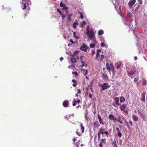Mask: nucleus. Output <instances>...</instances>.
I'll use <instances>...</instances> for the list:
<instances>
[{"mask_svg":"<svg viewBox=\"0 0 147 147\" xmlns=\"http://www.w3.org/2000/svg\"><path fill=\"white\" fill-rule=\"evenodd\" d=\"M86 34L90 40H92L94 38H95V32L93 29H91L90 30V31L87 32Z\"/></svg>","mask_w":147,"mask_h":147,"instance_id":"obj_1","label":"nucleus"},{"mask_svg":"<svg viewBox=\"0 0 147 147\" xmlns=\"http://www.w3.org/2000/svg\"><path fill=\"white\" fill-rule=\"evenodd\" d=\"M31 4V2L29 0H23L22 3V7L23 9H25L27 7L29 6V3Z\"/></svg>","mask_w":147,"mask_h":147,"instance_id":"obj_2","label":"nucleus"},{"mask_svg":"<svg viewBox=\"0 0 147 147\" xmlns=\"http://www.w3.org/2000/svg\"><path fill=\"white\" fill-rule=\"evenodd\" d=\"M99 86L102 88L101 90L102 91L109 88L110 86L107 83H104L103 85L100 84Z\"/></svg>","mask_w":147,"mask_h":147,"instance_id":"obj_3","label":"nucleus"},{"mask_svg":"<svg viewBox=\"0 0 147 147\" xmlns=\"http://www.w3.org/2000/svg\"><path fill=\"white\" fill-rule=\"evenodd\" d=\"M88 48V47L87 45L84 44L80 47V49L83 51L86 52Z\"/></svg>","mask_w":147,"mask_h":147,"instance_id":"obj_4","label":"nucleus"},{"mask_svg":"<svg viewBox=\"0 0 147 147\" xmlns=\"http://www.w3.org/2000/svg\"><path fill=\"white\" fill-rule=\"evenodd\" d=\"M136 0H130L128 3V5L130 8H132L133 5L135 3Z\"/></svg>","mask_w":147,"mask_h":147,"instance_id":"obj_5","label":"nucleus"},{"mask_svg":"<svg viewBox=\"0 0 147 147\" xmlns=\"http://www.w3.org/2000/svg\"><path fill=\"white\" fill-rule=\"evenodd\" d=\"M136 72V70L135 68H133L131 71L127 72L128 75L129 76H131L134 74Z\"/></svg>","mask_w":147,"mask_h":147,"instance_id":"obj_6","label":"nucleus"},{"mask_svg":"<svg viewBox=\"0 0 147 147\" xmlns=\"http://www.w3.org/2000/svg\"><path fill=\"white\" fill-rule=\"evenodd\" d=\"M106 66L107 68V70H109V71H110L111 69H112L114 66L112 63H110L109 64L107 63H106Z\"/></svg>","mask_w":147,"mask_h":147,"instance_id":"obj_7","label":"nucleus"},{"mask_svg":"<svg viewBox=\"0 0 147 147\" xmlns=\"http://www.w3.org/2000/svg\"><path fill=\"white\" fill-rule=\"evenodd\" d=\"M80 102V101L79 98H77V100H76V99L74 98L73 103V106H75L77 104H79Z\"/></svg>","mask_w":147,"mask_h":147,"instance_id":"obj_8","label":"nucleus"},{"mask_svg":"<svg viewBox=\"0 0 147 147\" xmlns=\"http://www.w3.org/2000/svg\"><path fill=\"white\" fill-rule=\"evenodd\" d=\"M115 103L116 104L119 106H120L121 104L119 103V97H116L114 98Z\"/></svg>","mask_w":147,"mask_h":147,"instance_id":"obj_9","label":"nucleus"},{"mask_svg":"<svg viewBox=\"0 0 147 147\" xmlns=\"http://www.w3.org/2000/svg\"><path fill=\"white\" fill-rule=\"evenodd\" d=\"M109 118L110 119L113 120L114 122L117 119V118L112 114L109 115Z\"/></svg>","mask_w":147,"mask_h":147,"instance_id":"obj_10","label":"nucleus"},{"mask_svg":"<svg viewBox=\"0 0 147 147\" xmlns=\"http://www.w3.org/2000/svg\"><path fill=\"white\" fill-rule=\"evenodd\" d=\"M70 60L71 62L73 63H76L77 61L76 58L74 55H72L70 58Z\"/></svg>","mask_w":147,"mask_h":147,"instance_id":"obj_11","label":"nucleus"},{"mask_svg":"<svg viewBox=\"0 0 147 147\" xmlns=\"http://www.w3.org/2000/svg\"><path fill=\"white\" fill-rule=\"evenodd\" d=\"M146 94V92H144L141 95L142 98H141V100L144 102L145 101V96Z\"/></svg>","mask_w":147,"mask_h":147,"instance_id":"obj_12","label":"nucleus"},{"mask_svg":"<svg viewBox=\"0 0 147 147\" xmlns=\"http://www.w3.org/2000/svg\"><path fill=\"white\" fill-rule=\"evenodd\" d=\"M69 105V102L68 100H65L63 103V105L65 107H67Z\"/></svg>","mask_w":147,"mask_h":147,"instance_id":"obj_13","label":"nucleus"},{"mask_svg":"<svg viewBox=\"0 0 147 147\" xmlns=\"http://www.w3.org/2000/svg\"><path fill=\"white\" fill-rule=\"evenodd\" d=\"M126 107L127 104H124L121 105L120 107V108L121 111H124Z\"/></svg>","mask_w":147,"mask_h":147,"instance_id":"obj_14","label":"nucleus"},{"mask_svg":"<svg viewBox=\"0 0 147 147\" xmlns=\"http://www.w3.org/2000/svg\"><path fill=\"white\" fill-rule=\"evenodd\" d=\"M98 119L99 121V122L100 124H102V125H104V123L103 122V120L101 118V116L99 114L98 115Z\"/></svg>","mask_w":147,"mask_h":147,"instance_id":"obj_15","label":"nucleus"},{"mask_svg":"<svg viewBox=\"0 0 147 147\" xmlns=\"http://www.w3.org/2000/svg\"><path fill=\"white\" fill-rule=\"evenodd\" d=\"M121 63L120 62H117L115 64V66L117 69H119L121 67Z\"/></svg>","mask_w":147,"mask_h":147,"instance_id":"obj_16","label":"nucleus"},{"mask_svg":"<svg viewBox=\"0 0 147 147\" xmlns=\"http://www.w3.org/2000/svg\"><path fill=\"white\" fill-rule=\"evenodd\" d=\"M93 125L94 128H97L100 126V124L97 122H93Z\"/></svg>","mask_w":147,"mask_h":147,"instance_id":"obj_17","label":"nucleus"},{"mask_svg":"<svg viewBox=\"0 0 147 147\" xmlns=\"http://www.w3.org/2000/svg\"><path fill=\"white\" fill-rule=\"evenodd\" d=\"M98 133H99L100 134H105L107 135V137H108L109 134V132L107 131H98Z\"/></svg>","mask_w":147,"mask_h":147,"instance_id":"obj_18","label":"nucleus"},{"mask_svg":"<svg viewBox=\"0 0 147 147\" xmlns=\"http://www.w3.org/2000/svg\"><path fill=\"white\" fill-rule=\"evenodd\" d=\"M101 52V50L100 49H99L97 50L96 57L95 58V59H98V57L99 56V53Z\"/></svg>","mask_w":147,"mask_h":147,"instance_id":"obj_19","label":"nucleus"},{"mask_svg":"<svg viewBox=\"0 0 147 147\" xmlns=\"http://www.w3.org/2000/svg\"><path fill=\"white\" fill-rule=\"evenodd\" d=\"M132 119L134 121H138V118L135 115L133 116Z\"/></svg>","mask_w":147,"mask_h":147,"instance_id":"obj_20","label":"nucleus"},{"mask_svg":"<svg viewBox=\"0 0 147 147\" xmlns=\"http://www.w3.org/2000/svg\"><path fill=\"white\" fill-rule=\"evenodd\" d=\"M116 121L119 122L120 124H122L123 123V122L121 120V118L120 117H119L117 119V118Z\"/></svg>","mask_w":147,"mask_h":147,"instance_id":"obj_21","label":"nucleus"},{"mask_svg":"<svg viewBox=\"0 0 147 147\" xmlns=\"http://www.w3.org/2000/svg\"><path fill=\"white\" fill-rule=\"evenodd\" d=\"M120 100L121 102H123L125 101V98L123 96H121L120 98Z\"/></svg>","mask_w":147,"mask_h":147,"instance_id":"obj_22","label":"nucleus"},{"mask_svg":"<svg viewBox=\"0 0 147 147\" xmlns=\"http://www.w3.org/2000/svg\"><path fill=\"white\" fill-rule=\"evenodd\" d=\"M104 33L103 30H100L98 32V34L99 35H102Z\"/></svg>","mask_w":147,"mask_h":147,"instance_id":"obj_23","label":"nucleus"},{"mask_svg":"<svg viewBox=\"0 0 147 147\" xmlns=\"http://www.w3.org/2000/svg\"><path fill=\"white\" fill-rule=\"evenodd\" d=\"M112 143L113 144V145L114 147H118L116 144V141L115 140L113 141Z\"/></svg>","mask_w":147,"mask_h":147,"instance_id":"obj_24","label":"nucleus"},{"mask_svg":"<svg viewBox=\"0 0 147 147\" xmlns=\"http://www.w3.org/2000/svg\"><path fill=\"white\" fill-rule=\"evenodd\" d=\"M80 127H81V129L82 130V133H83L84 132V127L83 125V124L82 123L81 124Z\"/></svg>","mask_w":147,"mask_h":147,"instance_id":"obj_25","label":"nucleus"},{"mask_svg":"<svg viewBox=\"0 0 147 147\" xmlns=\"http://www.w3.org/2000/svg\"><path fill=\"white\" fill-rule=\"evenodd\" d=\"M78 13L80 14V18L82 19H83L84 18L83 14L80 11H78Z\"/></svg>","mask_w":147,"mask_h":147,"instance_id":"obj_26","label":"nucleus"},{"mask_svg":"<svg viewBox=\"0 0 147 147\" xmlns=\"http://www.w3.org/2000/svg\"><path fill=\"white\" fill-rule=\"evenodd\" d=\"M105 58L104 56L103 55H101L100 58L99 59V60H99L100 61H102Z\"/></svg>","mask_w":147,"mask_h":147,"instance_id":"obj_27","label":"nucleus"},{"mask_svg":"<svg viewBox=\"0 0 147 147\" xmlns=\"http://www.w3.org/2000/svg\"><path fill=\"white\" fill-rule=\"evenodd\" d=\"M147 81L145 80H143L142 81V85L145 86L146 85Z\"/></svg>","mask_w":147,"mask_h":147,"instance_id":"obj_28","label":"nucleus"},{"mask_svg":"<svg viewBox=\"0 0 147 147\" xmlns=\"http://www.w3.org/2000/svg\"><path fill=\"white\" fill-rule=\"evenodd\" d=\"M111 70L113 72V74H114L115 73V70L114 67V66L113 67H112V69H111Z\"/></svg>","mask_w":147,"mask_h":147,"instance_id":"obj_29","label":"nucleus"},{"mask_svg":"<svg viewBox=\"0 0 147 147\" xmlns=\"http://www.w3.org/2000/svg\"><path fill=\"white\" fill-rule=\"evenodd\" d=\"M95 45L94 43H92L90 45V47L91 48H93L95 47Z\"/></svg>","mask_w":147,"mask_h":147,"instance_id":"obj_30","label":"nucleus"},{"mask_svg":"<svg viewBox=\"0 0 147 147\" xmlns=\"http://www.w3.org/2000/svg\"><path fill=\"white\" fill-rule=\"evenodd\" d=\"M60 6L61 7H65V4L63 3L62 2L60 3Z\"/></svg>","mask_w":147,"mask_h":147,"instance_id":"obj_31","label":"nucleus"},{"mask_svg":"<svg viewBox=\"0 0 147 147\" xmlns=\"http://www.w3.org/2000/svg\"><path fill=\"white\" fill-rule=\"evenodd\" d=\"M139 76L137 77L136 78H135L134 79V81L135 82H137L139 79Z\"/></svg>","mask_w":147,"mask_h":147,"instance_id":"obj_32","label":"nucleus"},{"mask_svg":"<svg viewBox=\"0 0 147 147\" xmlns=\"http://www.w3.org/2000/svg\"><path fill=\"white\" fill-rule=\"evenodd\" d=\"M78 25V24H77V23H76V22H74L73 24V28H76V26H77Z\"/></svg>","mask_w":147,"mask_h":147,"instance_id":"obj_33","label":"nucleus"},{"mask_svg":"<svg viewBox=\"0 0 147 147\" xmlns=\"http://www.w3.org/2000/svg\"><path fill=\"white\" fill-rule=\"evenodd\" d=\"M73 34H74V37L75 38H76L78 39L79 38V37H78L76 35V33L75 32H73Z\"/></svg>","mask_w":147,"mask_h":147,"instance_id":"obj_34","label":"nucleus"},{"mask_svg":"<svg viewBox=\"0 0 147 147\" xmlns=\"http://www.w3.org/2000/svg\"><path fill=\"white\" fill-rule=\"evenodd\" d=\"M138 1L139 3V5L142 4L143 3V1L142 0H138Z\"/></svg>","mask_w":147,"mask_h":147,"instance_id":"obj_35","label":"nucleus"},{"mask_svg":"<svg viewBox=\"0 0 147 147\" xmlns=\"http://www.w3.org/2000/svg\"><path fill=\"white\" fill-rule=\"evenodd\" d=\"M127 17H130L132 16V13L131 12H129L127 13Z\"/></svg>","mask_w":147,"mask_h":147,"instance_id":"obj_36","label":"nucleus"},{"mask_svg":"<svg viewBox=\"0 0 147 147\" xmlns=\"http://www.w3.org/2000/svg\"><path fill=\"white\" fill-rule=\"evenodd\" d=\"M72 73L73 74H74L76 76H78V75L77 72L73 71Z\"/></svg>","mask_w":147,"mask_h":147,"instance_id":"obj_37","label":"nucleus"},{"mask_svg":"<svg viewBox=\"0 0 147 147\" xmlns=\"http://www.w3.org/2000/svg\"><path fill=\"white\" fill-rule=\"evenodd\" d=\"M86 24V23L85 21H83L81 24V26L82 27H83L84 25H85Z\"/></svg>","mask_w":147,"mask_h":147,"instance_id":"obj_38","label":"nucleus"},{"mask_svg":"<svg viewBox=\"0 0 147 147\" xmlns=\"http://www.w3.org/2000/svg\"><path fill=\"white\" fill-rule=\"evenodd\" d=\"M84 74L85 76H86L88 73V71L87 69H84Z\"/></svg>","mask_w":147,"mask_h":147,"instance_id":"obj_39","label":"nucleus"},{"mask_svg":"<svg viewBox=\"0 0 147 147\" xmlns=\"http://www.w3.org/2000/svg\"><path fill=\"white\" fill-rule=\"evenodd\" d=\"M117 135L120 137H121L122 136V134L120 132H119L118 133Z\"/></svg>","mask_w":147,"mask_h":147,"instance_id":"obj_40","label":"nucleus"},{"mask_svg":"<svg viewBox=\"0 0 147 147\" xmlns=\"http://www.w3.org/2000/svg\"><path fill=\"white\" fill-rule=\"evenodd\" d=\"M78 52L77 51H75L73 54V55L74 56H77L78 54Z\"/></svg>","mask_w":147,"mask_h":147,"instance_id":"obj_41","label":"nucleus"},{"mask_svg":"<svg viewBox=\"0 0 147 147\" xmlns=\"http://www.w3.org/2000/svg\"><path fill=\"white\" fill-rule=\"evenodd\" d=\"M106 140V139H102L101 140V142L100 143H101V144H102V143H106V142H104V141H105Z\"/></svg>","mask_w":147,"mask_h":147,"instance_id":"obj_42","label":"nucleus"},{"mask_svg":"<svg viewBox=\"0 0 147 147\" xmlns=\"http://www.w3.org/2000/svg\"><path fill=\"white\" fill-rule=\"evenodd\" d=\"M140 7V5H138V6L136 8L135 11H138Z\"/></svg>","mask_w":147,"mask_h":147,"instance_id":"obj_43","label":"nucleus"},{"mask_svg":"<svg viewBox=\"0 0 147 147\" xmlns=\"http://www.w3.org/2000/svg\"><path fill=\"white\" fill-rule=\"evenodd\" d=\"M86 32H88L89 31H90L89 27V26H87L86 27Z\"/></svg>","mask_w":147,"mask_h":147,"instance_id":"obj_44","label":"nucleus"},{"mask_svg":"<svg viewBox=\"0 0 147 147\" xmlns=\"http://www.w3.org/2000/svg\"><path fill=\"white\" fill-rule=\"evenodd\" d=\"M139 113L140 114V116H141L142 118L144 119V116L141 113L139 112Z\"/></svg>","mask_w":147,"mask_h":147,"instance_id":"obj_45","label":"nucleus"},{"mask_svg":"<svg viewBox=\"0 0 147 147\" xmlns=\"http://www.w3.org/2000/svg\"><path fill=\"white\" fill-rule=\"evenodd\" d=\"M98 140H99L100 139V134H99V133H98Z\"/></svg>","mask_w":147,"mask_h":147,"instance_id":"obj_46","label":"nucleus"},{"mask_svg":"<svg viewBox=\"0 0 147 147\" xmlns=\"http://www.w3.org/2000/svg\"><path fill=\"white\" fill-rule=\"evenodd\" d=\"M129 123L130 124L131 126H133L132 122V121H131V120H130L129 121Z\"/></svg>","mask_w":147,"mask_h":147,"instance_id":"obj_47","label":"nucleus"},{"mask_svg":"<svg viewBox=\"0 0 147 147\" xmlns=\"http://www.w3.org/2000/svg\"><path fill=\"white\" fill-rule=\"evenodd\" d=\"M57 10L60 13L61 15H62V13L60 10V9H57Z\"/></svg>","mask_w":147,"mask_h":147,"instance_id":"obj_48","label":"nucleus"},{"mask_svg":"<svg viewBox=\"0 0 147 147\" xmlns=\"http://www.w3.org/2000/svg\"><path fill=\"white\" fill-rule=\"evenodd\" d=\"M81 93V91L80 89H78L77 90V92L78 94H79Z\"/></svg>","mask_w":147,"mask_h":147,"instance_id":"obj_49","label":"nucleus"},{"mask_svg":"<svg viewBox=\"0 0 147 147\" xmlns=\"http://www.w3.org/2000/svg\"><path fill=\"white\" fill-rule=\"evenodd\" d=\"M71 15H69V16H68V20H71Z\"/></svg>","mask_w":147,"mask_h":147,"instance_id":"obj_50","label":"nucleus"},{"mask_svg":"<svg viewBox=\"0 0 147 147\" xmlns=\"http://www.w3.org/2000/svg\"><path fill=\"white\" fill-rule=\"evenodd\" d=\"M123 111L126 114H127L128 113V111L127 110H124V111Z\"/></svg>","mask_w":147,"mask_h":147,"instance_id":"obj_51","label":"nucleus"},{"mask_svg":"<svg viewBox=\"0 0 147 147\" xmlns=\"http://www.w3.org/2000/svg\"><path fill=\"white\" fill-rule=\"evenodd\" d=\"M105 44L104 42H102L101 43V46L102 47H104L105 46Z\"/></svg>","mask_w":147,"mask_h":147,"instance_id":"obj_52","label":"nucleus"},{"mask_svg":"<svg viewBox=\"0 0 147 147\" xmlns=\"http://www.w3.org/2000/svg\"><path fill=\"white\" fill-rule=\"evenodd\" d=\"M72 82L73 83H77V81L74 79H73L72 80Z\"/></svg>","mask_w":147,"mask_h":147,"instance_id":"obj_53","label":"nucleus"},{"mask_svg":"<svg viewBox=\"0 0 147 147\" xmlns=\"http://www.w3.org/2000/svg\"><path fill=\"white\" fill-rule=\"evenodd\" d=\"M104 129H103L102 128H101L100 129L99 131H104Z\"/></svg>","mask_w":147,"mask_h":147,"instance_id":"obj_54","label":"nucleus"},{"mask_svg":"<svg viewBox=\"0 0 147 147\" xmlns=\"http://www.w3.org/2000/svg\"><path fill=\"white\" fill-rule=\"evenodd\" d=\"M69 41L70 42H72L73 43H75V42L73 41V40L72 39H70L69 40Z\"/></svg>","mask_w":147,"mask_h":147,"instance_id":"obj_55","label":"nucleus"},{"mask_svg":"<svg viewBox=\"0 0 147 147\" xmlns=\"http://www.w3.org/2000/svg\"><path fill=\"white\" fill-rule=\"evenodd\" d=\"M81 63H82V66H81V67H82L84 66V63L82 60L81 61Z\"/></svg>","mask_w":147,"mask_h":147,"instance_id":"obj_56","label":"nucleus"},{"mask_svg":"<svg viewBox=\"0 0 147 147\" xmlns=\"http://www.w3.org/2000/svg\"><path fill=\"white\" fill-rule=\"evenodd\" d=\"M61 15L62 16V19H64L65 17V15H64L62 14V15Z\"/></svg>","mask_w":147,"mask_h":147,"instance_id":"obj_57","label":"nucleus"},{"mask_svg":"<svg viewBox=\"0 0 147 147\" xmlns=\"http://www.w3.org/2000/svg\"><path fill=\"white\" fill-rule=\"evenodd\" d=\"M99 146V147H103L102 144L101 143H100Z\"/></svg>","mask_w":147,"mask_h":147,"instance_id":"obj_58","label":"nucleus"},{"mask_svg":"<svg viewBox=\"0 0 147 147\" xmlns=\"http://www.w3.org/2000/svg\"><path fill=\"white\" fill-rule=\"evenodd\" d=\"M77 86V83H74L73 84V86L74 87H75Z\"/></svg>","mask_w":147,"mask_h":147,"instance_id":"obj_59","label":"nucleus"},{"mask_svg":"<svg viewBox=\"0 0 147 147\" xmlns=\"http://www.w3.org/2000/svg\"><path fill=\"white\" fill-rule=\"evenodd\" d=\"M116 129L117 131H118V132H120V130H119V128L116 127Z\"/></svg>","mask_w":147,"mask_h":147,"instance_id":"obj_60","label":"nucleus"},{"mask_svg":"<svg viewBox=\"0 0 147 147\" xmlns=\"http://www.w3.org/2000/svg\"><path fill=\"white\" fill-rule=\"evenodd\" d=\"M76 139H77V138H74V139L73 140V141L74 142H75L76 141Z\"/></svg>","mask_w":147,"mask_h":147,"instance_id":"obj_61","label":"nucleus"},{"mask_svg":"<svg viewBox=\"0 0 147 147\" xmlns=\"http://www.w3.org/2000/svg\"><path fill=\"white\" fill-rule=\"evenodd\" d=\"M116 105L115 103H113L112 104V105L113 106H114V107H116Z\"/></svg>","mask_w":147,"mask_h":147,"instance_id":"obj_62","label":"nucleus"},{"mask_svg":"<svg viewBox=\"0 0 147 147\" xmlns=\"http://www.w3.org/2000/svg\"><path fill=\"white\" fill-rule=\"evenodd\" d=\"M92 94H90L89 95V97H90V98H92Z\"/></svg>","mask_w":147,"mask_h":147,"instance_id":"obj_63","label":"nucleus"},{"mask_svg":"<svg viewBox=\"0 0 147 147\" xmlns=\"http://www.w3.org/2000/svg\"><path fill=\"white\" fill-rule=\"evenodd\" d=\"M63 59V58L62 57H61L60 58V60L61 61Z\"/></svg>","mask_w":147,"mask_h":147,"instance_id":"obj_64","label":"nucleus"}]
</instances>
